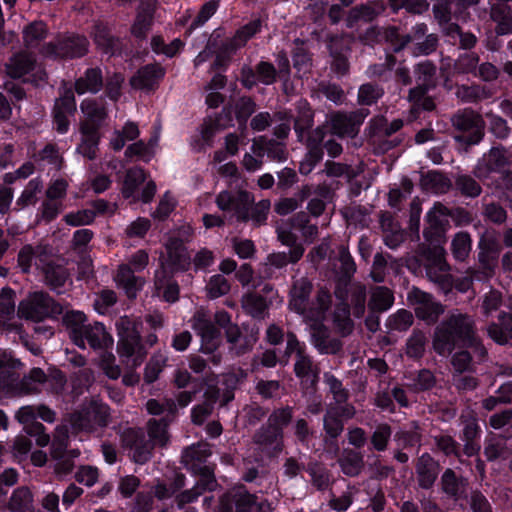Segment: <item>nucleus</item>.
Instances as JSON below:
<instances>
[{"label":"nucleus","instance_id":"obj_47","mask_svg":"<svg viewBox=\"0 0 512 512\" xmlns=\"http://www.w3.org/2000/svg\"><path fill=\"white\" fill-rule=\"evenodd\" d=\"M206 290L210 298H218L228 293L230 284L222 275H213L206 286Z\"/></svg>","mask_w":512,"mask_h":512},{"label":"nucleus","instance_id":"obj_39","mask_svg":"<svg viewBox=\"0 0 512 512\" xmlns=\"http://www.w3.org/2000/svg\"><path fill=\"white\" fill-rule=\"evenodd\" d=\"M251 150L255 156L246 153L243 157L242 164L246 170L253 172L261 167V159L264 155L262 142L260 140H254Z\"/></svg>","mask_w":512,"mask_h":512},{"label":"nucleus","instance_id":"obj_29","mask_svg":"<svg viewBox=\"0 0 512 512\" xmlns=\"http://www.w3.org/2000/svg\"><path fill=\"white\" fill-rule=\"evenodd\" d=\"M417 471L420 485L425 488L430 487L436 479L437 468L435 462L429 455L425 454L420 457Z\"/></svg>","mask_w":512,"mask_h":512},{"label":"nucleus","instance_id":"obj_34","mask_svg":"<svg viewBox=\"0 0 512 512\" xmlns=\"http://www.w3.org/2000/svg\"><path fill=\"white\" fill-rule=\"evenodd\" d=\"M490 337L499 344H504L512 338V318L501 316V327L491 325L488 328Z\"/></svg>","mask_w":512,"mask_h":512},{"label":"nucleus","instance_id":"obj_26","mask_svg":"<svg viewBox=\"0 0 512 512\" xmlns=\"http://www.w3.org/2000/svg\"><path fill=\"white\" fill-rule=\"evenodd\" d=\"M102 86V77L97 69H88L75 83L78 94L96 93Z\"/></svg>","mask_w":512,"mask_h":512},{"label":"nucleus","instance_id":"obj_23","mask_svg":"<svg viewBox=\"0 0 512 512\" xmlns=\"http://www.w3.org/2000/svg\"><path fill=\"white\" fill-rule=\"evenodd\" d=\"M323 138L324 132L321 128L316 129L313 135L309 137L307 142L309 151L299 166V170L302 174L310 173L313 167L321 160L322 151L319 145Z\"/></svg>","mask_w":512,"mask_h":512},{"label":"nucleus","instance_id":"obj_10","mask_svg":"<svg viewBox=\"0 0 512 512\" xmlns=\"http://www.w3.org/2000/svg\"><path fill=\"white\" fill-rule=\"evenodd\" d=\"M119 343V352L122 355L133 356L139 352V338L140 332L136 323L128 317H123L116 323ZM134 365H138L141 362L139 355L133 360Z\"/></svg>","mask_w":512,"mask_h":512},{"label":"nucleus","instance_id":"obj_16","mask_svg":"<svg viewBox=\"0 0 512 512\" xmlns=\"http://www.w3.org/2000/svg\"><path fill=\"white\" fill-rule=\"evenodd\" d=\"M409 299L414 305L416 316L429 324L434 323L444 312V307L439 302L419 289H413L409 293Z\"/></svg>","mask_w":512,"mask_h":512},{"label":"nucleus","instance_id":"obj_56","mask_svg":"<svg viewBox=\"0 0 512 512\" xmlns=\"http://www.w3.org/2000/svg\"><path fill=\"white\" fill-rule=\"evenodd\" d=\"M426 337L422 332L414 333L407 343V353L411 357H419L424 351Z\"/></svg>","mask_w":512,"mask_h":512},{"label":"nucleus","instance_id":"obj_55","mask_svg":"<svg viewBox=\"0 0 512 512\" xmlns=\"http://www.w3.org/2000/svg\"><path fill=\"white\" fill-rule=\"evenodd\" d=\"M334 322L342 333H349L352 328V321L349 317L347 304H341L334 313Z\"/></svg>","mask_w":512,"mask_h":512},{"label":"nucleus","instance_id":"obj_37","mask_svg":"<svg viewBox=\"0 0 512 512\" xmlns=\"http://www.w3.org/2000/svg\"><path fill=\"white\" fill-rule=\"evenodd\" d=\"M93 37L96 45L105 53H113L115 45L114 38L110 35L108 28L103 24L94 27Z\"/></svg>","mask_w":512,"mask_h":512},{"label":"nucleus","instance_id":"obj_36","mask_svg":"<svg viewBox=\"0 0 512 512\" xmlns=\"http://www.w3.org/2000/svg\"><path fill=\"white\" fill-rule=\"evenodd\" d=\"M152 49L157 54H164L167 57H173L181 51L184 47L183 41L176 38L170 44L166 45L163 39L159 36H155L151 41Z\"/></svg>","mask_w":512,"mask_h":512},{"label":"nucleus","instance_id":"obj_41","mask_svg":"<svg viewBox=\"0 0 512 512\" xmlns=\"http://www.w3.org/2000/svg\"><path fill=\"white\" fill-rule=\"evenodd\" d=\"M240 143H243V139L234 133L228 134L224 141L225 150L215 152L214 160L220 163L225 161L228 156L236 155L238 153V146Z\"/></svg>","mask_w":512,"mask_h":512},{"label":"nucleus","instance_id":"obj_4","mask_svg":"<svg viewBox=\"0 0 512 512\" xmlns=\"http://www.w3.org/2000/svg\"><path fill=\"white\" fill-rule=\"evenodd\" d=\"M67 325L70 327V336L73 342L85 348V342L93 349H108L113 345L112 336L106 331L101 323L86 325V316L80 311H72L65 317Z\"/></svg>","mask_w":512,"mask_h":512},{"label":"nucleus","instance_id":"obj_25","mask_svg":"<svg viewBox=\"0 0 512 512\" xmlns=\"http://www.w3.org/2000/svg\"><path fill=\"white\" fill-rule=\"evenodd\" d=\"M426 33V27L424 25H418L416 27V32L414 36L407 35L405 37V42L403 43L402 47L405 45L415 42V45L417 46L416 49L413 50V53L415 54H429L431 51L434 50L436 46V38L432 35L428 36L425 41L422 43L420 40L423 38V36Z\"/></svg>","mask_w":512,"mask_h":512},{"label":"nucleus","instance_id":"obj_8","mask_svg":"<svg viewBox=\"0 0 512 512\" xmlns=\"http://www.w3.org/2000/svg\"><path fill=\"white\" fill-rule=\"evenodd\" d=\"M167 422L163 420H150L148 424V434L150 441L146 442L142 437L137 434L134 435L135 439L131 445L132 457L137 463H145L151 455L153 446H163L168 441L167 435Z\"/></svg>","mask_w":512,"mask_h":512},{"label":"nucleus","instance_id":"obj_48","mask_svg":"<svg viewBox=\"0 0 512 512\" xmlns=\"http://www.w3.org/2000/svg\"><path fill=\"white\" fill-rule=\"evenodd\" d=\"M200 485L202 486L203 490H205V489L212 490L215 487V480L209 474L203 475L200 482L197 483V486L195 487L196 492L191 490V491H186L180 495V498H179L180 504H185V503L194 501L201 493L198 490Z\"/></svg>","mask_w":512,"mask_h":512},{"label":"nucleus","instance_id":"obj_5","mask_svg":"<svg viewBox=\"0 0 512 512\" xmlns=\"http://www.w3.org/2000/svg\"><path fill=\"white\" fill-rule=\"evenodd\" d=\"M81 110L85 118L81 124V142L77 151L88 159H94L99 143L97 129L106 117V109L101 103L94 100H84Z\"/></svg>","mask_w":512,"mask_h":512},{"label":"nucleus","instance_id":"obj_9","mask_svg":"<svg viewBox=\"0 0 512 512\" xmlns=\"http://www.w3.org/2000/svg\"><path fill=\"white\" fill-rule=\"evenodd\" d=\"M109 408L99 400H92L88 406L73 414L71 425L76 430L92 431L108 422Z\"/></svg>","mask_w":512,"mask_h":512},{"label":"nucleus","instance_id":"obj_53","mask_svg":"<svg viewBox=\"0 0 512 512\" xmlns=\"http://www.w3.org/2000/svg\"><path fill=\"white\" fill-rule=\"evenodd\" d=\"M115 357L112 353L104 352L100 356L99 366L104 373L111 379H117L120 376L119 366L114 364Z\"/></svg>","mask_w":512,"mask_h":512},{"label":"nucleus","instance_id":"obj_24","mask_svg":"<svg viewBox=\"0 0 512 512\" xmlns=\"http://www.w3.org/2000/svg\"><path fill=\"white\" fill-rule=\"evenodd\" d=\"M165 74L159 65H147L141 68L130 80L136 89H149L153 87Z\"/></svg>","mask_w":512,"mask_h":512},{"label":"nucleus","instance_id":"obj_52","mask_svg":"<svg viewBox=\"0 0 512 512\" xmlns=\"http://www.w3.org/2000/svg\"><path fill=\"white\" fill-rule=\"evenodd\" d=\"M125 156L128 158L137 156L141 160L148 162L154 157V154L151 148H148V145L146 143H144L143 141H138L127 147L125 151Z\"/></svg>","mask_w":512,"mask_h":512},{"label":"nucleus","instance_id":"obj_44","mask_svg":"<svg viewBox=\"0 0 512 512\" xmlns=\"http://www.w3.org/2000/svg\"><path fill=\"white\" fill-rule=\"evenodd\" d=\"M393 304V295L389 289L378 287L373 291L371 305L377 310H387Z\"/></svg>","mask_w":512,"mask_h":512},{"label":"nucleus","instance_id":"obj_38","mask_svg":"<svg viewBox=\"0 0 512 512\" xmlns=\"http://www.w3.org/2000/svg\"><path fill=\"white\" fill-rule=\"evenodd\" d=\"M242 306L253 317H262L268 307V303L261 296L247 294L243 297Z\"/></svg>","mask_w":512,"mask_h":512},{"label":"nucleus","instance_id":"obj_18","mask_svg":"<svg viewBox=\"0 0 512 512\" xmlns=\"http://www.w3.org/2000/svg\"><path fill=\"white\" fill-rule=\"evenodd\" d=\"M192 327L201 337V349L204 353L213 352L219 343L217 329L210 323L204 310H199L193 317Z\"/></svg>","mask_w":512,"mask_h":512},{"label":"nucleus","instance_id":"obj_62","mask_svg":"<svg viewBox=\"0 0 512 512\" xmlns=\"http://www.w3.org/2000/svg\"><path fill=\"white\" fill-rule=\"evenodd\" d=\"M419 87L427 88L435 74V67L429 62L417 66Z\"/></svg>","mask_w":512,"mask_h":512},{"label":"nucleus","instance_id":"obj_11","mask_svg":"<svg viewBox=\"0 0 512 512\" xmlns=\"http://www.w3.org/2000/svg\"><path fill=\"white\" fill-rule=\"evenodd\" d=\"M296 353L295 372L307 386H313L318 379V368L303 354V348L294 335L287 336L286 354Z\"/></svg>","mask_w":512,"mask_h":512},{"label":"nucleus","instance_id":"obj_20","mask_svg":"<svg viewBox=\"0 0 512 512\" xmlns=\"http://www.w3.org/2000/svg\"><path fill=\"white\" fill-rule=\"evenodd\" d=\"M445 250L441 246H435L427 257L426 272L428 277L437 283L444 284L448 281V268L445 261Z\"/></svg>","mask_w":512,"mask_h":512},{"label":"nucleus","instance_id":"obj_17","mask_svg":"<svg viewBox=\"0 0 512 512\" xmlns=\"http://www.w3.org/2000/svg\"><path fill=\"white\" fill-rule=\"evenodd\" d=\"M253 199L247 192H237L232 195L229 192H221L217 199L219 209L232 213L237 219L245 220L248 218V208Z\"/></svg>","mask_w":512,"mask_h":512},{"label":"nucleus","instance_id":"obj_14","mask_svg":"<svg viewBox=\"0 0 512 512\" xmlns=\"http://www.w3.org/2000/svg\"><path fill=\"white\" fill-rule=\"evenodd\" d=\"M87 47L88 43L84 37L68 36L58 40L56 44H48L42 53L48 57H80L87 52Z\"/></svg>","mask_w":512,"mask_h":512},{"label":"nucleus","instance_id":"obj_46","mask_svg":"<svg viewBox=\"0 0 512 512\" xmlns=\"http://www.w3.org/2000/svg\"><path fill=\"white\" fill-rule=\"evenodd\" d=\"M340 465L345 474L353 476L360 472L362 460L357 452L349 451L341 458Z\"/></svg>","mask_w":512,"mask_h":512},{"label":"nucleus","instance_id":"obj_49","mask_svg":"<svg viewBox=\"0 0 512 512\" xmlns=\"http://www.w3.org/2000/svg\"><path fill=\"white\" fill-rule=\"evenodd\" d=\"M95 217V212L91 209H83L77 212H71L65 215L64 220L68 225L81 226L90 224Z\"/></svg>","mask_w":512,"mask_h":512},{"label":"nucleus","instance_id":"obj_33","mask_svg":"<svg viewBox=\"0 0 512 512\" xmlns=\"http://www.w3.org/2000/svg\"><path fill=\"white\" fill-rule=\"evenodd\" d=\"M10 509L13 512H34L31 492L27 488L15 490L10 500Z\"/></svg>","mask_w":512,"mask_h":512},{"label":"nucleus","instance_id":"obj_7","mask_svg":"<svg viewBox=\"0 0 512 512\" xmlns=\"http://www.w3.org/2000/svg\"><path fill=\"white\" fill-rule=\"evenodd\" d=\"M156 191L154 182L147 179L143 169L135 167L127 171L122 186V195L131 203L151 201Z\"/></svg>","mask_w":512,"mask_h":512},{"label":"nucleus","instance_id":"obj_3","mask_svg":"<svg viewBox=\"0 0 512 512\" xmlns=\"http://www.w3.org/2000/svg\"><path fill=\"white\" fill-rule=\"evenodd\" d=\"M167 257L161 258V268L155 272V290L157 295L162 292V297L167 302H175L178 299L179 287L170 278L169 269L185 270L190 265V258L183 244L178 240H172L166 244Z\"/></svg>","mask_w":512,"mask_h":512},{"label":"nucleus","instance_id":"obj_63","mask_svg":"<svg viewBox=\"0 0 512 512\" xmlns=\"http://www.w3.org/2000/svg\"><path fill=\"white\" fill-rule=\"evenodd\" d=\"M442 485L446 493L450 495H457L460 492L462 484L458 482L454 472L448 469L442 476Z\"/></svg>","mask_w":512,"mask_h":512},{"label":"nucleus","instance_id":"obj_64","mask_svg":"<svg viewBox=\"0 0 512 512\" xmlns=\"http://www.w3.org/2000/svg\"><path fill=\"white\" fill-rule=\"evenodd\" d=\"M175 204V199L170 194L166 193L160 200L158 207L154 212V217L159 219L167 217L175 208Z\"/></svg>","mask_w":512,"mask_h":512},{"label":"nucleus","instance_id":"obj_45","mask_svg":"<svg viewBox=\"0 0 512 512\" xmlns=\"http://www.w3.org/2000/svg\"><path fill=\"white\" fill-rule=\"evenodd\" d=\"M471 250V240L468 234L458 233L452 241V252L456 259L464 260Z\"/></svg>","mask_w":512,"mask_h":512},{"label":"nucleus","instance_id":"obj_19","mask_svg":"<svg viewBox=\"0 0 512 512\" xmlns=\"http://www.w3.org/2000/svg\"><path fill=\"white\" fill-rule=\"evenodd\" d=\"M367 114L368 112L362 109L349 115L342 113L332 115L331 125L333 132L339 136H354Z\"/></svg>","mask_w":512,"mask_h":512},{"label":"nucleus","instance_id":"obj_12","mask_svg":"<svg viewBox=\"0 0 512 512\" xmlns=\"http://www.w3.org/2000/svg\"><path fill=\"white\" fill-rule=\"evenodd\" d=\"M262 504L244 487H235L221 500V512H258Z\"/></svg>","mask_w":512,"mask_h":512},{"label":"nucleus","instance_id":"obj_6","mask_svg":"<svg viewBox=\"0 0 512 512\" xmlns=\"http://www.w3.org/2000/svg\"><path fill=\"white\" fill-rule=\"evenodd\" d=\"M149 256L144 250L134 253L129 259V264H122L115 276L118 286L125 290L129 298H135L137 292L142 289L144 279L134 275L136 271H142L148 264Z\"/></svg>","mask_w":512,"mask_h":512},{"label":"nucleus","instance_id":"obj_54","mask_svg":"<svg viewBox=\"0 0 512 512\" xmlns=\"http://www.w3.org/2000/svg\"><path fill=\"white\" fill-rule=\"evenodd\" d=\"M381 96L382 90L371 84L362 85L358 93L359 102L365 105H371Z\"/></svg>","mask_w":512,"mask_h":512},{"label":"nucleus","instance_id":"obj_28","mask_svg":"<svg viewBox=\"0 0 512 512\" xmlns=\"http://www.w3.org/2000/svg\"><path fill=\"white\" fill-rule=\"evenodd\" d=\"M34 67V59L26 53H20L11 58L7 64V73L13 78H20Z\"/></svg>","mask_w":512,"mask_h":512},{"label":"nucleus","instance_id":"obj_31","mask_svg":"<svg viewBox=\"0 0 512 512\" xmlns=\"http://www.w3.org/2000/svg\"><path fill=\"white\" fill-rule=\"evenodd\" d=\"M154 13V6L152 4H143L138 13L136 20L132 26V33L137 37H142L149 30Z\"/></svg>","mask_w":512,"mask_h":512},{"label":"nucleus","instance_id":"obj_61","mask_svg":"<svg viewBox=\"0 0 512 512\" xmlns=\"http://www.w3.org/2000/svg\"><path fill=\"white\" fill-rule=\"evenodd\" d=\"M116 294L111 290H104L95 300V309L99 314H105L107 309L115 304Z\"/></svg>","mask_w":512,"mask_h":512},{"label":"nucleus","instance_id":"obj_13","mask_svg":"<svg viewBox=\"0 0 512 512\" xmlns=\"http://www.w3.org/2000/svg\"><path fill=\"white\" fill-rule=\"evenodd\" d=\"M479 248L478 258L482 271L478 272L475 278L477 280H484L492 275L499 253V245L494 234L486 232L480 240Z\"/></svg>","mask_w":512,"mask_h":512},{"label":"nucleus","instance_id":"obj_59","mask_svg":"<svg viewBox=\"0 0 512 512\" xmlns=\"http://www.w3.org/2000/svg\"><path fill=\"white\" fill-rule=\"evenodd\" d=\"M255 105L249 98H242L236 104L235 115L239 124L245 123L246 119L254 112Z\"/></svg>","mask_w":512,"mask_h":512},{"label":"nucleus","instance_id":"obj_43","mask_svg":"<svg viewBox=\"0 0 512 512\" xmlns=\"http://www.w3.org/2000/svg\"><path fill=\"white\" fill-rule=\"evenodd\" d=\"M259 30V22L253 21L240 30L237 31L236 35L230 42L229 50H235L243 46L246 41L252 37ZM228 50V48H226Z\"/></svg>","mask_w":512,"mask_h":512},{"label":"nucleus","instance_id":"obj_30","mask_svg":"<svg viewBox=\"0 0 512 512\" xmlns=\"http://www.w3.org/2000/svg\"><path fill=\"white\" fill-rule=\"evenodd\" d=\"M139 136L138 126L133 122H127L123 129L116 130L110 138L112 149L121 150L127 141L135 140Z\"/></svg>","mask_w":512,"mask_h":512},{"label":"nucleus","instance_id":"obj_42","mask_svg":"<svg viewBox=\"0 0 512 512\" xmlns=\"http://www.w3.org/2000/svg\"><path fill=\"white\" fill-rule=\"evenodd\" d=\"M42 184L37 179L29 181L22 194L16 201V205L19 207H25L34 204L37 200V194L41 191Z\"/></svg>","mask_w":512,"mask_h":512},{"label":"nucleus","instance_id":"obj_58","mask_svg":"<svg viewBox=\"0 0 512 512\" xmlns=\"http://www.w3.org/2000/svg\"><path fill=\"white\" fill-rule=\"evenodd\" d=\"M76 480L86 486L94 485L98 480V470L91 466H82L76 472Z\"/></svg>","mask_w":512,"mask_h":512},{"label":"nucleus","instance_id":"obj_32","mask_svg":"<svg viewBox=\"0 0 512 512\" xmlns=\"http://www.w3.org/2000/svg\"><path fill=\"white\" fill-rule=\"evenodd\" d=\"M278 238L282 242V244L287 246H292V249L290 251V256L288 261L290 262H296L298 261L303 253L304 249L301 245H294L295 244V236L293 232L290 229V226L288 224H282L277 228Z\"/></svg>","mask_w":512,"mask_h":512},{"label":"nucleus","instance_id":"obj_1","mask_svg":"<svg viewBox=\"0 0 512 512\" xmlns=\"http://www.w3.org/2000/svg\"><path fill=\"white\" fill-rule=\"evenodd\" d=\"M310 291L311 284L308 280L302 278L295 281L290 292V308L303 315L305 321L309 323L315 347L321 353H333L338 349V344L329 339L327 330L322 324L326 319V310L330 303V295L324 290L319 291L316 303H314L309 310H306L307 297Z\"/></svg>","mask_w":512,"mask_h":512},{"label":"nucleus","instance_id":"obj_51","mask_svg":"<svg viewBox=\"0 0 512 512\" xmlns=\"http://www.w3.org/2000/svg\"><path fill=\"white\" fill-rule=\"evenodd\" d=\"M151 227L150 220L139 217L132 221L125 229V233L130 238H142Z\"/></svg>","mask_w":512,"mask_h":512},{"label":"nucleus","instance_id":"obj_22","mask_svg":"<svg viewBox=\"0 0 512 512\" xmlns=\"http://www.w3.org/2000/svg\"><path fill=\"white\" fill-rule=\"evenodd\" d=\"M215 320L220 327L225 328L227 338L230 342L235 343L237 353H243L256 342V336L251 335L248 339H244L236 326L230 324V317L225 311L217 312Z\"/></svg>","mask_w":512,"mask_h":512},{"label":"nucleus","instance_id":"obj_21","mask_svg":"<svg viewBox=\"0 0 512 512\" xmlns=\"http://www.w3.org/2000/svg\"><path fill=\"white\" fill-rule=\"evenodd\" d=\"M76 103L72 91L67 90L55 103L54 122L60 133H66L69 127L68 117L74 113Z\"/></svg>","mask_w":512,"mask_h":512},{"label":"nucleus","instance_id":"obj_15","mask_svg":"<svg viewBox=\"0 0 512 512\" xmlns=\"http://www.w3.org/2000/svg\"><path fill=\"white\" fill-rule=\"evenodd\" d=\"M55 311L53 301L48 295L35 292L27 300L20 303L18 314L26 319L41 320Z\"/></svg>","mask_w":512,"mask_h":512},{"label":"nucleus","instance_id":"obj_40","mask_svg":"<svg viewBox=\"0 0 512 512\" xmlns=\"http://www.w3.org/2000/svg\"><path fill=\"white\" fill-rule=\"evenodd\" d=\"M290 418H291V413H290V410H288V409H284V410L275 412L270 418L271 425L275 426L273 428V439H270V438L262 439V436H259V438H258L259 443H261L263 445H267V444H273L275 442L276 445H278L277 436H278L279 427L281 425L286 424L290 420Z\"/></svg>","mask_w":512,"mask_h":512},{"label":"nucleus","instance_id":"obj_2","mask_svg":"<svg viewBox=\"0 0 512 512\" xmlns=\"http://www.w3.org/2000/svg\"><path fill=\"white\" fill-rule=\"evenodd\" d=\"M474 343L472 320L461 313H452L441 322L433 338V348L440 355H448L455 347H469Z\"/></svg>","mask_w":512,"mask_h":512},{"label":"nucleus","instance_id":"obj_50","mask_svg":"<svg viewBox=\"0 0 512 512\" xmlns=\"http://www.w3.org/2000/svg\"><path fill=\"white\" fill-rule=\"evenodd\" d=\"M68 440V430L66 426L57 427L54 435V439L52 442V455L55 458H61L63 456V452L67 447Z\"/></svg>","mask_w":512,"mask_h":512},{"label":"nucleus","instance_id":"obj_27","mask_svg":"<svg viewBox=\"0 0 512 512\" xmlns=\"http://www.w3.org/2000/svg\"><path fill=\"white\" fill-rule=\"evenodd\" d=\"M454 125L462 130H474L477 134V139L473 143H477L481 138L483 121L478 114L472 111H465L457 115L454 118Z\"/></svg>","mask_w":512,"mask_h":512},{"label":"nucleus","instance_id":"obj_57","mask_svg":"<svg viewBox=\"0 0 512 512\" xmlns=\"http://www.w3.org/2000/svg\"><path fill=\"white\" fill-rule=\"evenodd\" d=\"M218 8V2L216 0H210L203 5L199 14L191 24V29L197 28L208 21Z\"/></svg>","mask_w":512,"mask_h":512},{"label":"nucleus","instance_id":"obj_60","mask_svg":"<svg viewBox=\"0 0 512 512\" xmlns=\"http://www.w3.org/2000/svg\"><path fill=\"white\" fill-rule=\"evenodd\" d=\"M427 88L418 87L410 91V99L414 107H422L425 110H432L434 103L430 98L424 97Z\"/></svg>","mask_w":512,"mask_h":512},{"label":"nucleus","instance_id":"obj_35","mask_svg":"<svg viewBox=\"0 0 512 512\" xmlns=\"http://www.w3.org/2000/svg\"><path fill=\"white\" fill-rule=\"evenodd\" d=\"M23 33L26 47L34 48L46 37L47 30L42 22H34L29 25Z\"/></svg>","mask_w":512,"mask_h":512}]
</instances>
